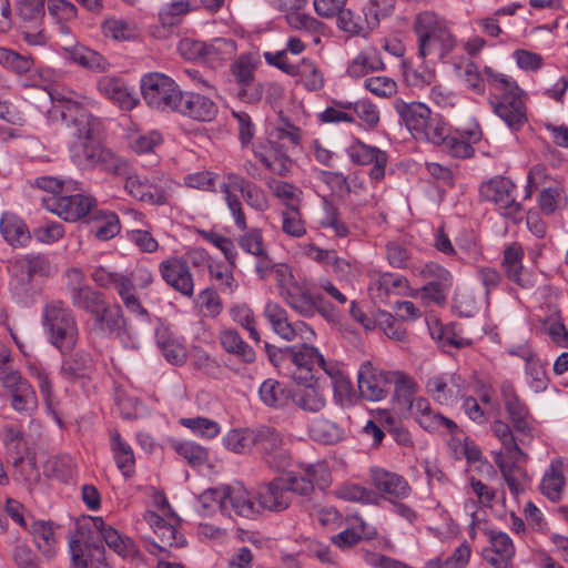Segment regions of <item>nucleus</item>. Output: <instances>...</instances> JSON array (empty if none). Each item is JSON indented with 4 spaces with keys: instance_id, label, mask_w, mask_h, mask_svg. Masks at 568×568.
<instances>
[{
    "instance_id": "2eb2a0df",
    "label": "nucleus",
    "mask_w": 568,
    "mask_h": 568,
    "mask_svg": "<svg viewBox=\"0 0 568 568\" xmlns=\"http://www.w3.org/2000/svg\"><path fill=\"white\" fill-rule=\"evenodd\" d=\"M162 281L183 297L194 295V278L187 261L178 255L170 256L159 264Z\"/></svg>"
},
{
    "instance_id": "c756f323",
    "label": "nucleus",
    "mask_w": 568,
    "mask_h": 568,
    "mask_svg": "<svg viewBox=\"0 0 568 568\" xmlns=\"http://www.w3.org/2000/svg\"><path fill=\"white\" fill-rule=\"evenodd\" d=\"M523 258V247L514 243L504 251L503 267L509 281L523 288H532L535 286V278L530 272L524 268Z\"/></svg>"
},
{
    "instance_id": "1a4fd4ad",
    "label": "nucleus",
    "mask_w": 568,
    "mask_h": 568,
    "mask_svg": "<svg viewBox=\"0 0 568 568\" xmlns=\"http://www.w3.org/2000/svg\"><path fill=\"white\" fill-rule=\"evenodd\" d=\"M141 92L145 103L159 111H175L182 93L172 78L160 72H150L142 77Z\"/></svg>"
},
{
    "instance_id": "f03ea898",
    "label": "nucleus",
    "mask_w": 568,
    "mask_h": 568,
    "mask_svg": "<svg viewBox=\"0 0 568 568\" xmlns=\"http://www.w3.org/2000/svg\"><path fill=\"white\" fill-rule=\"evenodd\" d=\"M52 106L47 111L49 121L65 123L72 141L97 139L102 132V121L90 109L94 101L70 88L51 87L48 90Z\"/></svg>"
},
{
    "instance_id": "ddd939ff",
    "label": "nucleus",
    "mask_w": 568,
    "mask_h": 568,
    "mask_svg": "<svg viewBox=\"0 0 568 568\" xmlns=\"http://www.w3.org/2000/svg\"><path fill=\"white\" fill-rule=\"evenodd\" d=\"M288 494L308 497L314 493L315 486L323 489L331 481V474L324 463L303 464L297 471L282 476Z\"/></svg>"
},
{
    "instance_id": "393cba45",
    "label": "nucleus",
    "mask_w": 568,
    "mask_h": 568,
    "mask_svg": "<svg viewBox=\"0 0 568 568\" xmlns=\"http://www.w3.org/2000/svg\"><path fill=\"white\" fill-rule=\"evenodd\" d=\"M256 499L260 508L270 511H283L292 503V496L288 494L282 476L260 485Z\"/></svg>"
},
{
    "instance_id": "4c0bfd02",
    "label": "nucleus",
    "mask_w": 568,
    "mask_h": 568,
    "mask_svg": "<svg viewBox=\"0 0 568 568\" xmlns=\"http://www.w3.org/2000/svg\"><path fill=\"white\" fill-rule=\"evenodd\" d=\"M491 432L503 445L504 450L501 452L507 459L515 463H525L528 459V455L520 448L523 444L519 443V434L516 437L508 424L496 419L491 424Z\"/></svg>"
},
{
    "instance_id": "39448f33",
    "label": "nucleus",
    "mask_w": 568,
    "mask_h": 568,
    "mask_svg": "<svg viewBox=\"0 0 568 568\" xmlns=\"http://www.w3.org/2000/svg\"><path fill=\"white\" fill-rule=\"evenodd\" d=\"M225 182L221 185V192L234 223L239 230H246V217L243 204L235 192H240L244 202L254 211L264 213L270 209V200L262 187L243 175L229 171L224 173Z\"/></svg>"
},
{
    "instance_id": "338daca9",
    "label": "nucleus",
    "mask_w": 568,
    "mask_h": 568,
    "mask_svg": "<svg viewBox=\"0 0 568 568\" xmlns=\"http://www.w3.org/2000/svg\"><path fill=\"white\" fill-rule=\"evenodd\" d=\"M335 494L341 499L363 504H376L378 499L375 491L357 484H344L336 489Z\"/></svg>"
},
{
    "instance_id": "bf43d9fd",
    "label": "nucleus",
    "mask_w": 568,
    "mask_h": 568,
    "mask_svg": "<svg viewBox=\"0 0 568 568\" xmlns=\"http://www.w3.org/2000/svg\"><path fill=\"white\" fill-rule=\"evenodd\" d=\"M120 175L125 178L124 189L132 197L142 202H159L161 200V195L158 193L149 195L144 193L148 191L150 184L149 179H145L136 173H131L128 166L126 173Z\"/></svg>"
},
{
    "instance_id": "473e14b6",
    "label": "nucleus",
    "mask_w": 568,
    "mask_h": 568,
    "mask_svg": "<svg viewBox=\"0 0 568 568\" xmlns=\"http://www.w3.org/2000/svg\"><path fill=\"white\" fill-rule=\"evenodd\" d=\"M281 297L285 303L303 317H313L316 314L317 295L311 293L303 282H296L286 291H282Z\"/></svg>"
},
{
    "instance_id": "c9c22d12",
    "label": "nucleus",
    "mask_w": 568,
    "mask_h": 568,
    "mask_svg": "<svg viewBox=\"0 0 568 568\" xmlns=\"http://www.w3.org/2000/svg\"><path fill=\"white\" fill-rule=\"evenodd\" d=\"M93 316L98 329L102 333L114 334L120 342H124V336H129L126 320L120 305L111 310L105 302Z\"/></svg>"
},
{
    "instance_id": "5701e85b",
    "label": "nucleus",
    "mask_w": 568,
    "mask_h": 568,
    "mask_svg": "<svg viewBox=\"0 0 568 568\" xmlns=\"http://www.w3.org/2000/svg\"><path fill=\"white\" fill-rule=\"evenodd\" d=\"M144 520L161 541V544H152L153 548L159 550L155 555L168 554V547L180 548L186 544L184 536L178 530V517H171L166 520L154 511H146L144 514ZM151 552L154 554L153 550H151Z\"/></svg>"
},
{
    "instance_id": "412c9836",
    "label": "nucleus",
    "mask_w": 568,
    "mask_h": 568,
    "mask_svg": "<svg viewBox=\"0 0 568 568\" xmlns=\"http://www.w3.org/2000/svg\"><path fill=\"white\" fill-rule=\"evenodd\" d=\"M256 67L257 59L253 54H242L231 65L239 85V97L248 103H255L262 98L261 84H254Z\"/></svg>"
},
{
    "instance_id": "f704fd0d",
    "label": "nucleus",
    "mask_w": 568,
    "mask_h": 568,
    "mask_svg": "<svg viewBox=\"0 0 568 568\" xmlns=\"http://www.w3.org/2000/svg\"><path fill=\"white\" fill-rule=\"evenodd\" d=\"M98 89L105 98L113 101L123 110H132L139 101L130 88L119 78H100Z\"/></svg>"
},
{
    "instance_id": "c85d7f7f",
    "label": "nucleus",
    "mask_w": 568,
    "mask_h": 568,
    "mask_svg": "<svg viewBox=\"0 0 568 568\" xmlns=\"http://www.w3.org/2000/svg\"><path fill=\"white\" fill-rule=\"evenodd\" d=\"M100 28L104 38L115 42H133L141 37L138 22L129 17L106 16Z\"/></svg>"
},
{
    "instance_id": "69168bd1",
    "label": "nucleus",
    "mask_w": 568,
    "mask_h": 568,
    "mask_svg": "<svg viewBox=\"0 0 568 568\" xmlns=\"http://www.w3.org/2000/svg\"><path fill=\"white\" fill-rule=\"evenodd\" d=\"M491 69L485 67L483 71L479 70L478 65L474 61H468L464 68V82L469 91L475 94L483 95L486 92V85H488L486 70Z\"/></svg>"
},
{
    "instance_id": "58836bf2",
    "label": "nucleus",
    "mask_w": 568,
    "mask_h": 568,
    "mask_svg": "<svg viewBox=\"0 0 568 568\" xmlns=\"http://www.w3.org/2000/svg\"><path fill=\"white\" fill-rule=\"evenodd\" d=\"M254 153L262 164L276 175L284 176L291 169V159L272 141L260 145Z\"/></svg>"
},
{
    "instance_id": "a878e982",
    "label": "nucleus",
    "mask_w": 568,
    "mask_h": 568,
    "mask_svg": "<svg viewBox=\"0 0 568 568\" xmlns=\"http://www.w3.org/2000/svg\"><path fill=\"white\" fill-rule=\"evenodd\" d=\"M93 205L94 200L92 197L73 194L53 197L49 210L65 221L75 222L87 216Z\"/></svg>"
},
{
    "instance_id": "052dcab7",
    "label": "nucleus",
    "mask_w": 568,
    "mask_h": 568,
    "mask_svg": "<svg viewBox=\"0 0 568 568\" xmlns=\"http://www.w3.org/2000/svg\"><path fill=\"white\" fill-rule=\"evenodd\" d=\"M84 544L88 549H92L93 552L98 554L100 559V555L103 552V547L91 541L90 538L82 537L75 534L71 537L69 541V548L72 558V568H89V560L84 557L81 545Z\"/></svg>"
},
{
    "instance_id": "0e129e2a",
    "label": "nucleus",
    "mask_w": 568,
    "mask_h": 568,
    "mask_svg": "<svg viewBox=\"0 0 568 568\" xmlns=\"http://www.w3.org/2000/svg\"><path fill=\"white\" fill-rule=\"evenodd\" d=\"M265 184L273 195L281 200L286 207L298 206L301 191L293 184L274 178L267 179Z\"/></svg>"
},
{
    "instance_id": "5fc2aeb1",
    "label": "nucleus",
    "mask_w": 568,
    "mask_h": 568,
    "mask_svg": "<svg viewBox=\"0 0 568 568\" xmlns=\"http://www.w3.org/2000/svg\"><path fill=\"white\" fill-rule=\"evenodd\" d=\"M310 435L316 442L333 445L341 442L345 433L335 422L321 417L311 424Z\"/></svg>"
},
{
    "instance_id": "37998d69",
    "label": "nucleus",
    "mask_w": 568,
    "mask_h": 568,
    "mask_svg": "<svg viewBox=\"0 0 568 568\" xmlns=\"http://www.w3.org/2000/svg\"><path fill=\"white\" fill-rule=\"evenodd\" d=\"M385 68V63L381 53L375 48H368L361 51L348 64L347 74L358 79L365 77L369 72L381 71Z\"/></svg>"
},
{
    "instance_id": "9b49d317",
    "label": "nucleus",
    "mask_w": 568,
    "mask_h": 568,
    "mask_svg": "<svg viewBox=\"0 0 568 568\" xmlns=\"http://www.w3.org/2000/svg\"><path fill=\"white\" fill-rule=\"evenodd\" d=\"M254 447L261 455L264 464L276 471L284 470L291 465L292 455L286 447L282 434L270 426L256 428Z\"/></svg>"
},
{
    "instance_id": "79ce46f5",
    "label": "nucleus",
    "mask_w": 568,
    "mask_h": 568,
    "mask_svg": "<svg viewBox=\"0 0 568 568\" xmlns=\"http://www.w3.org/2000/svg\"><path fill=\"white\" fill-rule=\"evenodd\" d=\"M219 341L226 353L235 355L242 362L251 364L255 361L254 349L243 341L236 329L222 328L219 332Z\"/></svg>"
},
{
    "instance_id": "a211bd4d",
    "label": "nucleus",
    "mask_w": 568,
    "mask_h": 568,
    "mask_svg": "<svg viewBox=\"0 0 568 568\" xmlns=\"http://www.w3.org/2000/svg\"><path fill=\"white\" fill-rule=\"evenodd\" d=\"M466 379L457 373H444L432 376L426 382L427 394L440 405H453L464 396Z\"/></svg>"
},
{
    "instance_id": "cd10ccee",
    "label": "nucleus",
    "mask_w": 568,
    "mask_h": 568,
    "mask_svg": "<svg viewBox=\"0 0 568 568\" xmlns=\"http://www.w3.org/2000/svg\"><path fill=\"white\" fill-rule=\"evenodd\" d=\"M351 160L359 165L373 166L369 170V176L374 181H381L385 175L387 155L376 146L367 145L361 141L353 143L348 150Z\"/></svg>"
},
{
    "instance_id": "a19ab883",
    "label": "nucleus",
    "mask_w": 568,
    "mask_h": 568,
    "mask_svg": "<svg viewBox=\"0 0 568 568\" xmlns=\"http://www.w3.org/2000/svg\"><path fill=\"white\" fill-rule=\"evenodd\" d=\"M110 447L119 470L124 477H131L135 465L134 453L116 429L110 432Z\"/></svg>"
},
{
    "instance_id": "8fccbe9b",
    "label": "nucleus",
    "mask_w": 568,
    "mask_h": 568,
    "mask_svg": "<svg viewBox=\"0 0 568 568\" xmlns=\"http://www.w3.org/2000/svg\"><path fill=\"white\" fill-rule=\"evenodd\" d=\"M69 296L74 307L92 315L105 303L103 294L89 285L71 287Z\"/></svg>"
},
{
    "instance_id": "6e6d98bb",
    "label": "nucleus",
    "mask_w": 568,
    "mask_h": 568,
    "mask_svg": "<svg viewBox=\"0 0 568 568\" xmlns=\"http://www.w3.org/2000/svg\"><path fill=\"white\" fill-rule=\"evenodd\" d=\"M390 384L395 386L394 397L396 402L403 408L414 409L416 384L413 378L399 371H394L390 375Z\"/></svg>"
},
{
    "instance_id": "6ab92c4d",
    "label": "nucleus",
    "mask_w": 568,
    "mask_h": 568,
    "mask_svg": "<svg viewBox=\"0 0 568 568\" xmlns=\"http://www.w3.org/2000/svg\"><path fill=\"white\" fill-rule=\"evenodd\" d=\"M500 393L514 429L519 434V443L523 446L528 445L532 439V428L528 423L530 416L528 407L519 399L510 383H504L500 386Z\"/></svg>"
},
{
    "instance_id": "bb28decb",
    "label": "nucleus",
    "mask_w": 568,
    "mask_h": 568,
    "mask_svg": "<svg viewBox=\"0 0 568 568\" xmlns=\"http://www.w3.org/2000/svg\"><path fill=\"white\" fill-rule=\"evenodd\" d=\"M515 546L503 531L490 532V547L484 549L483 558L494 568H514Z\"/></svg>"
},
{
    "instance_id": "aec40b11",
    "label": "nucleus",
    "mask_w": 568,
    "mask_h": 568,
    "mask_svg": "<svg viewBox=\"0 0 568 568\" xmlns=\"http://www.w3.org/2000/svg\"><path fill=\"white\" fill-rule=\"evenodd\" d=\"M392 372L379 369L372 362H364L357 372V386L362 398L378 402L386 397Z\"/></svg>"
},
{
    "instance_id": "13d9d810",
    "label": "nucleus",
    "mask_w": 568,
    "mask_h": 568,
    "mask_svg": "<svg viewBox=\"0 0 568 568\" xmlns=\"http://www.w3.org/2000/svg\"><path fill=\"white\" fill-rule=\"evenodd\" d=\"M407 287V281L400 275L385 273L378 276L369 286L375 298L385 301L392 293H400Z\"/></svg>"
},
{
    "instance_id": "2f4dec72",
    "label": "nucleus",
    "mask_w": 568,
    "mask_h": 568,
    "mask_svg": "<svg viewBox=\"0 0 568 568\" xmlns=\"http://www.w3.org/2000/svg\"><path fill=\"white\" fill-rule=\"evenodd\" d=\"M395 109L405 123L406 128L416 139H418L420 134L424 133V130H426L427 124L432 120L430 109L420 102L407 103L404 101H398L395 104Z\"/></svg>"
},
{
    "instance_id": "7ed1b4c3",
    "label": "nucleus",
    "mask_w": 568,
    "mask_h": 568,
    "mask_svg": "<svg viewBox=\"0 0 568 568\" xmlns=\"http://www.w3.org/2000/svg\"><path fill=\"white\" fill-rule=\"evenodd\" d=\"M488 87L491 91L489 104L494 113L499 116L513 131L520 130L527 122V111L524 92L509 77L487 69Z\"/></svg>"
},
{
    "instance_id": "f257e3e1",
    "label": "nucleus",
    "mask_w": 568,
    "mask_h": 568,
    "mask_svg": "<svg viewBox=\"0 0 568 568\" xmlns=\"http://www.w3.org/2000/svg\"><path fill=\"white\" fill-rule=\"evenodd\" d=\"M264 317L270 323L273 332L286 342L297 338L302 339L301 345L286 346L287 359L295 365L293 373L295 381L306 383L313 378L316 367L323 369L334 382V388L341 392H348L351 383L334 361H327L318 349L308 343L315 337L313 328L303 321L290 322L285 308L278 303L268 301L263 311Z\"/></svg>"
},
{
    "instance_id": "6e6552de",
    "label": "nucleus",
    "mask_w": 568,
    "mask_h": 568,
    "mask_svg": "<svg viewBox=\"0 0 568 568\" xmlns=\"http://www.w3.org/2000/svg\"><path fill=\"white\" fill-rule=\"evenodd\" d=\"M69 153L72 163L80 170L99 169L113 174L126 173V163L104 148L99 138L87 141H71Z\"/></svg>"
},
{
    "instance_id": "f8f14e48",
    "label": "nucleus",
    "mask_w": 568,
    "mask_h": 568,
    "mask_svg": "<svg viewBox=\"0 0 568 568\" xmlns=\"http://www.w3.org/2000/svg\"><path fill=\"white\" fill-rule=\"evenodd\" d=\"M268 65L275 67L291 77H298L300 82L308 91H318L324 87V77L317 64L304 58L300 63H291L283 52L263 53Z\"/></svg>"
},
{
    "instance_id": "680f3d73",
    "label": "nucleus",
    "mask_w": 568,
    "mask_h": 568,
    "mask_svg": "<svg viewBox=\"0 0 568 568\" xmlns=\"http://www.w3.org/2000/svg\"><path fill=\"white\" fill-rule=\"evenodd\" d=\"M0 64L14 73L24 74L34 68V59L0 47Z\"/></svg>"
},
{
    "instance_id": "09e8293b",
    "label": "nucleus",
    "mask_w": 568,
    "mask_h": 568,
    "mask_svg": "<svg viewBox=\"0 0 568 568\" xmlns=\"http://www.w3.org/2000/svg\"><path fill=\"white\" fill-rule=\"evenodd\" d=\"M91 369V357L84 352H77L62 361L60 374L64 379L75 382L89 377Z\"/></svg>"
},
{
    "instance_id": "9d476101",
    "label": "nucleus",
    "mask_w": 568,
    "mask_h": 568,
    "mask_svg": "<svg viewBox=\"0 0 568 568\" xmlns=\"http://www.w3.org/2000/svg\"><path fill=\"white\" fill-rule=\"evenodd\" d=\"M201 500L204 506L210 501L215 503L229 516L234 511L240 517L251 518L257 513L250 493L242 485L209 489L202 494Z\"/></svg>"
},
{
    "instance_id": "e2e57ef3",
    "label": "nucleus",
    "mask_w": 568,
    "mask_h": 568,
    "mask_svg": "<svg viewBox=\"0 0 568 568\" xmlns=\"http://www.w3.org/2000/svg\"><path fill=\"white\" fill-rule=\"evenodd\" d=\"M116 293L123 303L124 307L132 314L148 317L149 312L142 305L140 297L136 293V286L133 283L132 278H129L122 283V285L116 290Z\"/></svg>"
},
{
    "instance_id": "49530a36",
    "label": "nucleus",
    "mask_w": 568,
    "mask_h": 568,
    "mask_svg": "<svg viewBox=\"0 0 568 568\" xmlns=\"http://www.w3.org/2000/svg\"><path fill=\"white\" fill-rule=\"evenodd\" d=\"M28 530L38 550L44 557L52 558L55 554L57 545L53 524L45 520H34Z\"/></svg>"
},
{
    "instance_id": "3c124183",
    "label": "nucleus",
    "mask_w": 568,
    "mask_h": 568,
    "mask_svg": "<svg viewBox=\"0 0 568 568\" xmlns=\"http://www.w3.org/2000/svg\"><path fill=\"white\" fill-rule=\"evenodd\" d=\"M258 395L266 406L280 408L288 404L292 392L282 383L268 378L261 384Z\"/></svg>"
},
{
    "instance_id": "774afa93",
    "label": "nucleus",
    "mask_w": 568,
    "mask_h": 568,
    "mask_svg": "<svg viewBox=\"0 0 568 568\" xmlns=\"http://www.w3.org/2000/svg\"><path fill=\"white\" fill-rule=\"evenodd\" d=\"M194 8L190 0H176L163 6L159 17L164 26H174Z\"/></svg>"
},
{
    "instance_id": "b1692460",
    "label": "nucleus",
    "mask_w": 568,
    "mask_h": 568,
    "mask_svg": "<svg viewBox=\"0 0 568 568\" xmlns=\"http://www.w3.org/2000/svg\"><path fill=\"white\" fill-rule=\"evenodd\" d=\"M175 112L200 122L213 121L219 108L209 97L191 91H182Z\"/></svg>"
},
{
    "instance_id": "423d86ee",
    "label": "nucleus",
    "mask_w": 568,
    "mask_h": 568,
    "mask_svg": "<svg viewBox=\"0 0 568 568\" xmlns=\"http://www.w3.org/2000/svg\"><path fill=\"white\" fill-rule=\"evenodd\" d=\"M483 133L477 123L463 131L452 132L449 125L439 119H433L418 139H425L440 148V151L456 159L474 155V144L481 140Z\"/></svg>"
},
{
    "instance_id": "e433bc0d",
    "label": "nucleus",
    "mask_w": 568,
    "mask_h": 568,
    "mask_svg": "<svg viewBox=\"0 0 568 568\" xmlns=\"http://www.w3.org/2000/svg\"><path fill=\"white\" fill-rule=\"evenodd\" d=\"M155 339L164 358L173 365H182L187 358L186 346L168 327L155 331Z\"/></svg>"
},
{
    "instance_id": "de8ad7c7",
    "label": "nucleus",
    "mask_w": 568,
    "mask_h": 568,
    "mask_svg": "<svg viewBox=\"0 0 568 568\" xmlns=\"http://www.w3.org/2000/svg\"><path fill=\"white\" fill-rule=\"evenodd\" d=\"M493 459L498 466L509 490L517 496L524 491L521 478L525 476L523 469L511 459H507L501 450L493 453Z\"/></svg>"
},
{
    "instance_id": "0eeeda50",
    "label": "nucleus",
    "mask_w": 568,
    "mask_h": 568,
    "mask_svg": "<svg viewBox=\"0 0 568 568\" xmlns=\"http://www.w3.org/2000/svg\"><path fill=\"white\" fill-rule=\"evenodd\" d=\"M48 341L61 353L71 352L79 339V327L72 310L62 301L48 302L42 312Z\"/></svg>"
},
{
    "instance_id": "72a5a7b5",
    "label": "nucleus",
    "mask_w": 568,
    "mask_h": 568,
    "mask_svg": "<svg viewBox=\"0 0 568 568\" xmlns=\"http://www.w3.org/2000/svg\"><path fill=\"white\" fill-rule=\"evenodd\" d=\"M414 414L416 422L428 432L447 429L449 433H453L457 429L455 422L433 410L426 398L419 397L415 400Z\"/></svg>"
},
{
    "instance_id": "ea45409f",
    "label": "nucleus",
    "mask_w": 568,
    "mask_h": 568,
    "mask_svg": "<svg viewBox=\"0 0 568 568\" xmlns=\"http://www.w3.org/2000/svg\"><path fill=\"white\" fill-rule=\"evenodd\" d=\"M63 49L69 60L93 72H104L110 67L102 54L88 47L74 44Z\"/></svg>"
},
{
    "instance_id": "20e7f679",
    "label": "nucleus",
    "mask_w": 568,
    "mask_h": 568,
    "mask_svg": "<svg viewBox=\"0 0 568 568\" xmlns=\"http://www.w3.org/2000/svg\"><path fill=\"white\" fill-rule=\"evenodd\" d=\"M413 31L417 36L418 55L423 59L436 57L440 60L457 47L450 23L434 11H423L415 17Z\"/></svg>"
},
{
    "instance_id": "864d4df0",
    "label": "nucleus",
    "mask_w": 568,
    "mask_h": 568,
    "mask_svg": "<svg viewBox=\"0 0 568 568\" xmlns=\"http://www.w3.org/2000/svg\"><path fill=\"white\" fill-rule=\"evenodd\" d=\"M564 486L562 464L555 460L541 479L540 490L550 500L558 501L561 498Z\"/></svg>"
},
{
    "instance_id": "603ef678",
    "label": "nucleus",
    "mask_w": 568,
    "mask_h": 568,
    "mask_svg": "<svg viewBox=\"0 0 568 568\" xmlns=\"http://www.w3.org/2000/svg\"><path fill=\"white\" fill-rule=\"evenodd\" d=\"M291 399L301 409L317 413L326 405L324 394L313 385H305L292 392Z\"/></svg>"
},
{
    "instance_id": "4468645a",
    "label": "nucleus",
    "mask_w": 568,
    "mask_h": 568,
    "mask_svg": "<svg viewBox=\"0 0 568 568\" xmlns=\"http://www.w3.org/2000/svg\"><path fill=\"white\" fill-rule=\"evenodd\" d=\"M516 185L507 178L497 175L483 182L479 187L480 197L494 203L503 214L516 217L523 210L521 204L516 201Z\"/></svg>"
},
{
    "instance_id": "dca6fc26",
    "label": "nucleus",
    "mask_w": 568,
    "mask_h": 568,
    "mask_svg": "<svg viewBox=\"0 0 568 568\" xmlns=\"http://www.w3.org/2000/svg\"><path fill=\"white\" fill-rule=\"evenodd\" d=\"M17 13L26 23L22 39L30 45L45 44L48 37L41 27L45 13L44 0H18Z\"/></svg>"
},
{
    "instance_id": "f3484780",
    "label": "nucleus",
    "mask_w": 568,
    "mask_h": 568,
    "mask_svg": "<svg viewBox=\"0 0 568 568\" xmlns=\"http://www.w3.org/2000/svg\"><path fill=\"white\" fill-rule=\"evenodd\" d=\"M78 534L82 537L90 538L94 542L91 534H98V540L103 539L105 544L120 556H128L134 551V545L128 537L120 535V532L111 526H106L101 517H90L81 523H78Z\"/></svg>"
},
{
    "instance_id": "4be33fe9",
    "label": "nucleus",
    "mask_w": 568,
    "mask_h": 568,
    "mask_svg": "<svg viewBox=\"0 0 568 568\" xmlns=\"http://www.w3.org/2000/svg\"><path fill=\"white\" fill-rule=\"evenodd\" d=\"M371 484L381 493L386 500H404L412 494L408 481L399 474L385 468L374 466L369 469Z\"/></svg>"
},
{
    "instance_id": "7c9ffc66",
    "label": "nucleus",
    "mask_w": 568,
    "mask_h": 568,
    "mask_svg": "<svg viewBox=\"0 0 568 568\" xmlns=\"http://www.w3.org/2000/svg\"><path fill=\"white\" fill-rule=\"evenodd\" d=\"M9 271L21 285H28L37 276L50 273V263L44 255H23L10 262Z\"/></svg>"
},
{
    "instance_id": "4d7b16f0",
    "label": "nucleus",
    "mask_w": 568,
    "mask_h": 568,
    "mask_svg": "<svg viewBox=\"0 0 568 568\" xmlns=\"http://www.w3.org/2000/svg\"><path fill=\"white\" fill-rule=\"evenodd\" d=\"M255 434L256 428L231 429L222 439L223 446L235 454L248 453L254 447Z\"/></svg>"
},
{
    "instance_id": "a18cd8bd",
    "label": "nucleus",
    "mask_w": 568,
    "mask_h": 568,
    "mask_svg": "<svg viewBox=\"0 0 568 568\" xmlns=\"http://www.w3.org/2000/svg\"><path fill=\"white\" fill-rule=\"evenodd\" d=\"M236 43L232 39L215 38L205 42L202 62L212 68L221 65L224 61L232 58L236 52Z\"/></svg>"
},
{
    "instance_id": "c03bdc74",
    "label": "nucleus",
    "mask_w": 568,
    "mask_h": 568,
    "mask_svg": "<svg viewBox=\"0 0 568 568\" xmlns=\"http://www.w3.org/2000/svg\"><path fill=\"white\" fill-rule=\"evenodd\" d=\"M3 239L12 246H24L30 241V232L24 222L13 213L7 212L0 220Z\"/></svg>"
}]
</instances>
